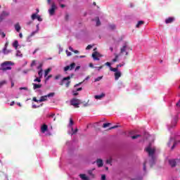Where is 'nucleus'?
<instances>
[{
    "mask_svg": "<svg viewBox=\"0 0 180 180\" xmlns=\"http://www.w3.org/2000/svg\"><path fill=\"white\" fill-rule=\"evenodd\" d=\"M96 26H101V20H99V18L97 17L96 20Z\"/></svg>",
    "mask_w": 180,
    "mask_h": 180,
    "instance_id": "37",
    "label": "nucleus"
},
{
    "mask_svg": "<svg viewBox=\"0 0 180 180\" xmlns=\"http://www.w3.org/2000/svg\"><path fill=\"white\" fill-rule=\"evenodd\" d=\"M106 164H110V165H112V159H108L106 160Z\"/></svg>",
    "mask_w": 180,
    "mask_h": 180,
    "instance_id": "43",
    "label": "nucleus"
},
{
    "mask_svg": "<svg viewBox=\"0 0 180 180\" xmlns=\"http://www.w3.org/2000/svg\"><path fill=\"white\" fill-rule=\"evenodd\" d=\"M47 130H49V126H47V124H44L41 127V133H44L45 131H47Z\"/></svg>",
    "mask_w": 180,
    "mask_h": 180,
    "instance_id": "11",
    "label": "nucleus"
},
{
    "mask_svg": "<svg viewBox=\"0 0 180 180\" xmlns=\"http://www.w3.org/2000/svg\"><path fill=\"white\" fill-rule=\"evenodd\" d=\"M99 56V53L94 52L92 53V57H93L94 60L99 61V58H98V56Z\"/></svg>",
    "mask_w": 180,
    "mask_h": 180,
    "instance_id": "14",
    "label": "nucleus"
},
{
    "mask_svg": "<svg viewBox=\"0 0 180 180\" xmlns=\"http://www.w3.org/2000/svg\"><path fill=\"white\" fill-rule=\"evenodd\" d=\"M176 106H179V108H180V99H179V101L176 103Z\"/></svg>",
    "mask_w": 180,
    "mask_h": 180,
    "instance_id": "59",
    "label": "nucleus"
},
{
    "mask_svg": "<svg viewBox=\"0 0 180 180\" xmlns=\"http://www.w3.org/2000/svg\"><path fill=\"white\" fill-rule=\"evenodd\" d=\"M36 33H37V31H34L32 32L30 35L28 37L29 39H30V37H33V36H34V34H36Z\"/></svg>",
    "mask_w": 180,
    "mask_h": 180,
    "instance_id": "32",
    "label": "nucleus"
},
{
    "mask_svg": "<svg viewBox=\"0 0 180 180\" xmlns=\"http://www.w3.org/2000/svg\"><path fill=\"white\" fill-rule=\"evenodd\" d=\"M32 23H33V21H32V20L28 21V22H27V25L30 26V25L32 24Z\"/></svg>",
    "mask_w": 180,
    "mask_h": 180,
    "instance_id": "53",
    "label": "nucleus"
},
{
    "mask_svg": "<svg viewBox=\"0 0 180 180\" xmlns=\"http://www.w3.org/2000/svg\"><path fill=\"white\" fill-rule=\"evenodd\" d=\"M32 101H33L34 102H37V103H39V102H40V101H39V100H37V98L36 97H33V98H32Z\"/></svg>",
    "mask_w": 180,
    "mask_h": 180,
    "instance_id": "45",
    "label": "nucleus"
},
{
    "mask_svg": "<svg viewBox=\"0 0 180 180\" xmlns=\"http://www.w3.org/2000/svg\"><path fill=\"white\" fill-rule=\"evenodd\" d=\"M121 77H122V72H116L115 73V81H117V79H119V78H120Z\"/></svg>",
    "mask_w": 180,
    "mask_h": 180,
    "instance_id": "15",
    "label": "nucleus"
},
{
    "mask_svg": "<svg viewBox=\"0 0 180 180\" xmlns=\"http://www.w3.org/2000/svg\"><path fill=\"white\" fill-rule=\"evenodd\" d=\"M94 170H95V169L88 171L89 175H90V176H91L92 178H95V174H94V173H93V171H94Z\"/></svg>",
    "mask_w": 180,
    "mask_h": 180,
    "instance_id": "20",
    "label": "nucleus"
},
{
    "mask_svg": "<svg viewBox=\"0 0 180 180\" xmlns=\"http://www.w3.org/2000/svg\"><path fill=\"white\" fill-rule=\"evenodd\" d=\"M20 25H19V22H17L15 25V30H16V32H18V33H19V32H20Z\"/></svg>",
    "mask_w": 180,
    "mask_h": 180,
    "instance_id": "17",
    "label": "nucleus"
},
{
    "mask_svg": "<svg viewBox=\"0 0 180 180\" xmlns=\"http://www.w3.org/2000/svg\"><path fill=\"white\" fill-rule=\"evenodd\" d=\"M56 116V113H51L49 115V117H54Z\"/></svg>",
    "mask_w": 180,
    "mask_h": 180,
    "instance_id": "54",
    "label": "nucleus"
},
{
    "mask_svg": "<svg viewBox=\"0 0 180 180\" xmlns=\"http://www.w3.org/2000/svg\"><path fill=\"white\" fill-rule=\"evenodd\" d=\"M127 44H124L121 49H120V54H123V53H125L126 56H129V52L127 51Z\"/></svg>",
    "mask_w": 180,
    "mask_h": 180,
    "instance_id": "8",
    "label": "nucleus"
},
{
    "mask_svg": "<svg viewBox=\"0 0 180 180\" xmlns=\"http://www.w3.org/2000/svg\"><path fill=\"white\" fill-rule=\"evenodd\" d=\"M60 78H61V75H58L55 77V79H60Z\"/></svg>",
    "mask_w": 180,
    "mask_h": 180,
    "instance_id": "51",
    "label": "nucleus"
},
{
    "mask_svg": "<svg viewBox=\"0 0 180 180\" xmlns=\"http://www.w3.org/2000/svg\"><path fill=\"white\" fill-rule=\"evenodd\" d=\"M96 162L98 168H101V167H103V160H102L101 159H98L96 160Z\"/></svg>",
    "mask_w": 180,
    "mask_h": 180,
    "instance_id": "12",
    "label": "nucleus"
},
{
    "mask_svg": "<svg viewBox=\"0 0 180 180\" xmlns=\"http://www.w3.org/2000/svg\"><path fill=\"white\" fill-rule=\"evenodd\" d=\"M146 162H145L143 163V171H146Z\"/></svg>",
    "mask_w": 180,
    "mask_h": 180,
    "instance_id": "61",
    "label": "nucleus"
},
{
    "mask_svg": "<svg viewBox=\"0 0 180 180\" xmlns=\"http://www.w3.org/2000/svg\"><path fill=\"white\" fill-rule=\"evenodd\" d=\"M75 68V63H72L70 64V65H67L64 68V71H68L70 70V71L74 70Z\"/></svg>",
    "mask_w": 180,
    "mask_h": 180,
    "instance_id": "9",
    "label": "nucleus"
},
{
    "mask_svg": "<svg viewBox=\"0 0 180 180\" xmlns=\"http://www.w3.org/2000/svg\"><path fill=\"white\" fill-rule=\"evenodd\" d=\"M38 75L39 77V78H41L43 77V69H41L39 72H38Z\"/></svg>",
    "mask_w": 180,
    "mask_h": 180,
    "instance_id": "28",
    "label": "nucleus"
},
{
    "mask_svg": "<svg viewBox=\"0 0 180 180\" xmlns=\"http://www.w3.org/2000/svg\"><path fill=\"white\" fill-rule=\"evenodd\" d=\"M47 98H52L54 96V93H49V94L46 95Z\"/></svg>",
    "mask_w": 180,
    "mask_h": 180,
    "instance_id": "38",
    "label": "nucleus"
},
{
    "mask_svg": "<svg viewBox=\"0 0 180 180\" xmlns=\"http://www.w3.org/2000/svg\"><path fill=\"white\" fill-rule=\"evenodd\" d=\"M178 143H180V141H174L173 146L171 148V150H174V148H175V146H176V144H178Z\"/></svg>",
    "mask_w": 180,
    "mask_h": 180,
    "instance_id": "25",
    "label": "nucleus"
},
{
    "mask_svg": "<svg viewBox=\"0 0 180 180\" xmlns=\"http://www.w3.org/2000/svg\"><path fill=\"white\" fill-rule=\"evenodd\" d=\"M110 71H112V72H118L119 71L117 68H112V67H110Z\"/></svg>",
    "mask_w": 180,
    "mask_h": 180,
    "instance_id": "26",
    "label": "nucleus"
},
{
    "mask_svg": "<svg viewBox=\"0 0 180 180\" xmlns=\"http://www.w3.org/2000/svg\"><path fill=\"white\" fill-rule=\"evenodd\" d=\"M33 89H39L40 88H41V84H37L36 83H33Z\"/></svg>",
    "mask_w": 180,
    "mask_h": 180,
    "instance_id": "18",
    "label": "nucleus"
},
{
    "mask_svg": "<svg viewBox=\"0 0 180 180\" xmlns=\"http://www.w3.org/2000/svg\"><path fill=\"white\" fill-rule=\"evenodd\" d=\"M178 120H179L178 116H176L173 118V120H172V123L170 124V129H174V127H176Z\"/></svg>",
    "mask_w": 180,
    "mask_h": 180,
    "instance_id": "5",
    "label": "nucleus"
},
{
    "mask_svg": "<svg viewBox=\"0 0 180 180\" xmlns=\"http://www.w3.org/2000/svg\"><path fill=\"white\" fill-rule=\"evenodd\" d=\"M69 50L72 52L74 51V49H72L71 46H69Z\"/></svg>",
    "mask_w": 180,
    "mask_h": 180,
    "instance_id": "64",
    "label": "nucleus"
},
{
    "mask_svg": "<svg viewBox=\"0 0 180 180\" xmlns=\"http://www.w3.org/2000/svg\"><path fill=\"white\" fill-rule=\"evenodd\" d=\"M119 67H123V64H119L117 65V68H119Z\"/></svg>",
    "mask_w": 180,
    "mask_h": 180,
    "instance_id": "63",
    "label": "nucleus"
},
{
    "mask_svg": "<svg viewBox=\"0 0 180 180\" xmlns=\"http://www.w3.org/2000/svg\"><path fill=\"white\" fill-rule=\"evenodd\" d=\"M6 16H9V13L6 11H3L0 15V22H2V20H4V18Z\"/></svg>",
    "mask_w": 180,
    "mask_h": 180,
    "instance_id": "10",
    "label": "nucleus"
},
{
    "mask_svg": "<svg viewBox=\"0 0 180 180\" xmlns=\"http://www.w3.org/2000/svg\"><path fill=\"white\" fill-rule=\"evenodd\" d=\"M73 77H74V74H71L70 76L64 77L61 80V82L59 83V85H60V86H63V85H64V82H65V81H70V79H71V78H72Z\"/></svg>",
    "mask_w": 180,
    "mask_h": 180,
    "instance_id": "6",
    "label": "nucleus"
},
{
    "mask_svg": "<svg viewBox=\"0 0 180 180\" xmlns=\"http://www.w3.org/2000/svg\"><path fill=\"white\" fill-rule=\"evenodd\" d=\"M131 180H143L142 177H136L135 179H131Z\"/></svg>",
    "mask_w": 180,
    "mask_h": 180,
    "instance_id": "49",
    "label": "nucleus"
},
{
    "mask_svg": "<svg viewBox=\"0 0 180 180\" xmlns=\"http://www.w3.org/2000/svg\"><path fill=\"white\" fill-rule=\"evenodd\" d=\"M179 161L178 159H171L169 160V164L172 167V168H174V167H176V162Z\"/></svg>",
    "mask_w": 180,
    "mask_h": 180,
    "instance_id": "7",
    "label": "nucleus"
},
{
    "mask_svg": "<svg viewBox=\"0 0 180 180\" xmlns=\"http://www.w3.org/2000/svg\"><path fill=\"white\" fill-rule=\"evenodd\" d=\"M50 71H51V70L50 69H47L46 70H45V73H44L45 77H47V75H49V72H50Z\"/></svg>",
    "mask_w": 180,
    "mask_h": 180,
    "instance_id": "36",
    "label": "nucleus"
},
{
    "mask_svg": "<svg viewBox=\"0 0 180 180\" xmlns=\"http://www.w3.org/2000/svg\"><path fill=\"white\" fill-rule=\"evenodd\" d=\"M172 141H174V139H173V138H170V140H169V141L168 143H167V145H168L169 147L171 146V143H172Z\"/></svg>",
    "mask_w": 180,
    "mask_h": 180,
    "instance_id": "42",
    "label": "nucleus"
},
{
    "mask_svg": "<svg viewBox=\"0 0 180 180\" xmlns=\"http://www.w3.org/2000/svg\"><path fill=\"white\" fill-rule=\"evenodd\" d=\"M70 103L71 106H74V108H79V105L84 103L77 98H73L70 101Z\"/></svg>",
    "mask_w": 180,
    "mask_h": 180,
    "instance_id": "3",
    "label": "nucleus"
},
{
    "mask_svg": "<svg viewBox=\"0 0 180 180\" xmlns=\"http://www.w3.org/2000/svg\"><path fill=\"white\" fill-rule=\"evenodd\" d=\"M41 67H43V64H40V65L38 66L37 69H38V70H41Z\"/></svg>",
    "mask_w": 180,
    "mask_h": 180,
    "instance_id": "58",
    "label": "nucleus"
},
{
    "mask_svg": "<svg viewBox=\"0 0 180 180\" xmlns=\"http://www.w3.org/2000/svg\"><path fill=\"white\" fill-rule=\"evenodd\" d=\"M4 84H6V82H5V81L1 82H0V88H2V86H3Z\"/></svg>",
    "mask_w": 180,
    "mask_h": 180,
    "instance_id": "48",
    "label": "nucleus"
},
{
    "mask_svg": "<svg viewBox=\"0 0 180 180\" xmlns=\"http://www.w3.org/2000/svg\"><path fill=\"white\" fill-rule=\"evenodd\" d=\"M41 77L38 78L37 77L34 80V82H41V79H40Z\"/></svg>",
    "mask_w": 180,
    "mask_h": 180,
    "instance_id": "40",
    "label": "nucleus"
},
{
    "mask_svg": "<svg viewBox=\"0 0 180 180\" xmlns=\"http://www.w3.org/2000/svg\"><path fill=\"white\" fill-rule=\"evenodd\" d=\"M12 65V62L11 61H6L1 65L0 70L1 71H8V70H12V68L11 67Z\"/></svg>",
    "mask_w": 180,
    "mask_h": 180,
    "instance_id": "2",
    "label": "nucleus"
},
{
    "mask_svg": "<svg viewBox=\"0 0 180 180\" xmlns=\"http://www.w3.org/2000/svg\"><path fill=\"white\" fill-rule=\"evenodd\" d=\"M110 124H110V123H105V124H103V129H106V127H109V126H110Z\"/></svg>",
    "mask_w": 180,
    "mask_h": 180,
    "instance_id": "30",
    "label": "nucleus"
},
{
    "mask_svg": "<svg viewBox=\"0 0 180 180\" xmlns=\"http://www.w3.org/2000/svg\"><path fill=\"white\" fill-rule=\"evenodd\" d=\"M37 19L39 22H43V18H41L39 15H37Z\"/></svg>",
    "mask_w": 180,
    "mask_h": 180,
    "instance_id": "35",
    "label": "nucleus"
},
{
    "mask_svg": "<svg viewBox=\"0 0 180 180\" xmlns=\"http://www.w3.org/2000/svg\"><path fill=\"white\" fill-rule=\"evenodd\" d=\"M141 25H144V21H143V20L139 21L136 25V27H140V26H141Z\"/></svg>",
    "mask_w": 180,
    "mask_h": 180,
    "instance_id": "24",
    "label": "nucleus"
},
{
    "mask_svg": "<svg viewBox=\"0 0 180 180\" xmlns=\"http://www.w3.org/2000/svg\"><path fill=\"white\" fill-rule=\"evenodd\" d=\"M109 28H110L111 30H115V29H116V25H115L114 24L110 25H109Z\"/></svg>",
    "mask_w": 180,
    "mask_h": 180,
    "instance_id": "29",
    "label": "nucleus"
},
{
    "mask_svg": "<svg viewBox=\"0 0 180 180\" xmlns=\"http://www.w3.org/2000/svg\"><path fill=\"white\" fill-rule=\"evenodd\" d=\"M105 65H108V67H112V66H110V63H109V62H107V63H105Z\"/></svg>",
    "mask_w": 180,
    "mask_h": 180,
    "instance_id": "60",
    "label": "nucleus"
},
{
    "mask_svg": "<svg viewBox=\"0 0 180 180\" xmlns=\"http://www.w3.org/2000/svg\"><path fill=\"white\" fill-rule=\"evenodd\" d=\"M31 19H32V20H34L35 19H37V13H33L31 15Z\"/></svg>",
    "mask_w": 180,
    "mask_h": 180,
    "instance_id": "27",
    "label": "nucleus"
},
{
    "mask_svg": "<svg viewBox=\"0 0 180 180\" xmlns=\"http://www.w3.org/2000/svg\"><path fill=\"white\" fill-rule=\"evenodd\" d=\"M73 124H74V121L72 120V118H70L69 126H72Z\"/></svg>",
    "mask_w": 180,
    "mask_h": 180,
    "instance_id": "39",
    "label": "nucleus"
},
{
    "mask_svg": "<svg viewBox=\"0 0 180 180\" xmlns=\"http://www.w3.org/2000/svg\"><path fill=\"white\" fill-rule=\"evenodd\" d=\"M47 101V96H41L40 99L39 100V102H46Z\"/></svg>",
    "mask_w": 180,
    "mask_h": 180,
    "instance_id": "19",
    "label": "nucleus"
},
{
    "mask_svg": "<svg viewBox=\"0 0 180 180\" xmlns=\"http://www.w3.org/2000/svg\"><path fill=\"white\" fill-rule=\"evenodd\" d=\"M70 84H71V81H70V80H66V81L64 82L63 85H65V86H66V88H69Z\"/></svg>",
    "mask_w": 180,
    "mask_h": 180,
    "instance_id": "21",
    "label": "nucleus"
},
{
    "mask_svg": "<svg viewBox=\"0 0 180 180\" xmlns=\"http://www.w3.org/2000/svg\"><path fill=\"white\" fill-rule=\"evenodd\" d=\"M65 19V20H68V19H70V15L68 14H66Z\"/></svg>",
    "mask_w": 180,
    "mask_h": 180,
    "instance_id": "55",
    "label": "nucleus"
},
{
    "mask_svg": "<svg viewBox=\"0 0 180 180\" xmlns=\"http://www.w3.org/2000/svg\"><path fill=\"white\" fill-rule=\"evenodd\" d=\"M101 180H106V175L102 174L101 175Z\"/></svg>",
    "mask_w": 180,
    "mask_h": 180,
    "instance_id": "47",
    "label": "nucleus"
},
{
    "mask_svg": "<svg viewBox=\"0 0 180 180\" xmlns=\"http://www.w3.org/2000/svg\"><path fill=\"white\" fill-rule=\"evenodd\" d=\"M37 108H40V106H37L36 105H32V108L33 109H37Z\"/></svg>",
    "mask_w": 180,
    "mask_h": 180,
    "instance_id": "56",
    "label": "nucleus"
},
{
    "mask_svg": "<svg viewBox=\"0 0 180 180\" xmlns=\"http://www.w3.org/2000/svg\"><path fill=\"white\" fill-rule=\"evenodd\" d=\"M16 56H17V57H20V56H22V53H20V51H18Z\"/></svg>",
    "mask_w": 180,
    "mask_h": 180,
    "instance_id": "52",
    "label": "nucleus"
},
{
    "mask_svg": "<svg viewBox=\"0 0 180 180\" xmlns=\"http://www.w3.org/2000/svg\"><path fill=\"white\" fill-rule=\"evenodd\" d=\"M117 127H119V125H115L113 127H111L109 130H112V129H117Z\"/></svg>",
    "mask_w": 180,
    "mask_h": 180,
    "instance_id": "46",
    "label": "nucleus"
},
{
    "mask_svg": "<svg viewBox=\"0 0 180 180\" xmlns=\"http://www.w3.org/2000/svg\"><path fill=\"white\" fill-rule=\"evenodd\" d=\"M79 177L82 180H89V178L86 177V176L85 174H79Z\"/></svg>",
    "mask_w": 180,
    "mask_h": 180,
    "instance_id": "22",
    "label": "nucleus"
},
{
    "mask_svg": "<svg viewBox=\"0 0 180 180\" xmlns=\"http://www.w3.org/2000/svg\"><path fill=\"white\" fill-rule=\"evenodd\" d=\"M174 20H175V18H174V17H169L165 20V23H172Z\"/></svg>",
    "mask_w": 180,
    "mask_h": 180,
    "instance_id": "13",
    "label": "nucleus"
},
{
    "mask_svg": "<svg viewBox=\"0 0 180 180\" xmlns=\"http://www.w3.org/2000/svg\"><path fill=\"white\" fill-rule=\"evenodd\" d=\"M56 9H57V6H56V3L52 2L51 7L49 10V13L51 16H53V15H54V13H56Z\"/></svg>",
    "mask_w": 180,
    "mask_h": 180,
    "instance_id": "4",
    "label": "nucleus"
},
{
    "mask_svg": "<svg viewBox=\"0 0 180 180\" xmlns=\"http://www.w3.org/2000/svg\"><path fill=\"white\" fill-rule=\"evenodd\" d=\"M8 42H6V44H5V46H4V49H5V50H6V49H8Z\"/></svg>",
    "mask_w": 180,
    "mask_h": 180,
    "instance_id": "57",
    "label": "nucleus"
},
{
    "mask_svg": "<svg viewBox=\"0 0 180 180\" xmlns=\"http://www.w3.org/2000/svg\"><path fill=\"white\" fill-rule=\"evenodd\" d=\"M102 78H103V77H102V76L96 78L94 80V82H98L101 81V79H102Z\"/></svg>",
    "mask_w": 180,
    "mask_h": 180,
    "instance_id": "34",
    "label": "nucleus"
},
{
    "mask_svg": "<svg viewBox=\"0 0 180 180\" xmlns=\"http://www.w3.org/2000/svg\"><path fill=\"white\" fill-rule=\"evenodd\" d=\"M73 53H75V54H78V53H79V51L78 50H74Z\"/></svg>",
    "mask_w": 180,
    "mask_h": 180,
    "instance_id": "62",
    "label": "nucleus"
},
{
    "mask_svg": "<svg viewBox=\"0 0 180 180\" xmlns=\"http://www.w3.org/2000/svg\"><path fill=\"white\" fill-rule=\"evenodd\" d=\"M92 49V45H88L86 48V50H91Z\"/></svg>",
    "mask_w": 180,
    "mask_h": 180,
    "instance_id": "50",
    "label": "nucleus"
},
{
    "mask_svg": "<svg viewBox=\"0 0 180 180\" xmlns=\"http://www.w3.org/2000/svg\"><path fill=\"white\" fill-rule=\"evenodd\" d=\"M3 53L4 54H9V53H11V50L3 49Z\"/></svg>",
    "mask_w": 180,
    "mask_h": 180,
    "instance_id": "31",
    "label": "nucleus"
},
{
    "mask_svg": "<svg viewBox=\"0 0 180 180\" xmlns=\"http://www.w3.org/2000/svg\"><path fill=\"white\" fill-rule=\"evenodd\" d=\"M105 94L104 93H102L100 95H96L94 96L95 99H102V98H105Z\"/></svg>",
    "mask_w": 180,
    "mask_h": 180,
    "instance_id": "16",
    "label": "nucleus"
},
{
    "mask_svg": "<svg viewBox=\"0 0 180 180\" xmlns=\"http://www.w3.org/2000/svg\"><path fill=\"white\" fill-rule=\"evenodd\" d=\"M145 151L148 153V157L151 158V165L150 167H153L154 164H155V160H157V157H155V148H151V146H149L145 148Z\"/></svg>",
    "mask_w": 180,
    "mask_h": 180,
    "instance_id": "1",
    "label": "nucleus"
},
{
    "mask_svg": "<svg viewBox=\"0 0 180 180\" xmlns=\"http://www.w3.org/2000/svg\"><path fill=\"white\" fill-rule=\"evenodd\" d=\"M140 136H141L140 134L134 135V136H131V139L133 140H136V139H139V137H140Z\"/></svg>",
    "mask_w": 180,
    "mask_h": 180,
    "instance_id": "33",
    "label": "nucleus"
},
{
    "mask_svg": "<svg viewBox=\"0 0 180 180\" xmlns=\"http://www.w3.org/2000/svg\"><path fill=\"white\" fill-rule=\"evenodd\" d=\"M65 53H66L68 57H70L72 54V53H71V52L68 51V50H66Z\"/></svg>",
    "mask_w": 180,
    "mask_h": 180,
    "instance_id": "44",
    "label": "nucleus"
},
{
    "mask_svg": "<svg viewBox=\"0 0 180 180\" xmlns=\"http://www.w3.org/2000/svg\"><path fill=\"white\" fill-rule=\"evenodd\" d=\"M117 58H119V55H115V58L112 60V62L116 63V61H117Z\"/></svg>",
    "mask_w": 180,
    "mask_h": 180,
    "instance_id": "41",
    "label": "nucleus"
},
{
    "mask_svg": "<svg viewBox=\"0 0 180 180\" xmlns=\"http://www.w3.org/2000/svg\"><path fill=\"white\" fill-rule=\"evenodd\" d=\"M18 46H19V42L18 41H15L13 43V46L15 48V50H18Z\"/></svg>",
    "mask_w": 180,
    "mask_h": 180,
    "instance_id": "23",
    "label": "nucleus"
}]
</instances>
